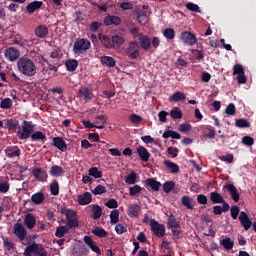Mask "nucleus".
Returning <instances> with one entry per match:
<instances>
[{"instance_id":"nucleus-1","label":"nucleus","mask_w":256,"mask_h":256,"mask_svg":"<svg viewBox=\"0 0 256 256\" xmlns=\"http://www.w3.org/2000/svg\"><path fill=\"white\" fill-rule=\"evenodd\" d=\"M18 71L25 77L37 75V65L31 58L21 57L17 62Z\"/></svg>"},{"instance_id":"nucleus-2","label":"nucleus","mask_w":256,"mask_h":256,"mask_svg":"<svg viewBox=\"0 0 256 256\" xmlns=\"http://www.w3.org/2000/svg\"><path fill=\"white\" fill-rule=\"evenodd\" d=\"M60 213L65 215L70 227H79V218L77 217V212H75V210L62 207Z\"/></svg>"},{"instance_id":"nucleus-3","label":"nucleus","mask_w":256,"mask_h":256,"mask_svg":"<svg viewBox=\"0 0 256 256\" xmlns=\"http://www.w3.org/2000/svg\"><path fill=\"white\" fill-rule=\"evenodd\" d=\"M25 256H47V250L43 248V245L37 244V243H32L29 246L25 248L24 251Z\"/></svg>"},{"instance_id":"nucleus-4","label":"nucleus","mask_w":256,"mask_h":256,"mask_svg":"<svg viewBox=\"0 0 256 256\" xmlns=\"http://www.w3.org/2000/svg\"><path fill=\"white\" fill-rule=\"evenodd\" d=\"M31 133H33V124H31V122L28 121H23L22 129H19L17 131V137L18 139L23 141L25 139H29V137H31Z\"/></svg>"},{"instance_id":"nucleus-5","label":"nucleus","mask_w":256,"mask_h":256,"mask_svg":"<svg viewBox=\"0 0 256 256\" xmlns=\"http://www.w3.org/2000/svg\"><path fill=\"white\" fill-rule=\"evenodd\" d=\"M139 49H141L139 42H137L135 40L130 41L126 48L127 57H129V59H137L139 57V55H141V53L139 52Z\"/></svg>"},{"instance_id":"nucleus-6","label":"nucleus","mask_w":256,"mask_h":256,"mask_svg":"<svg viewBox=\"0 0 256 256\" xmlns=\"http://www.w3.org/2000/svg\"><path fill=\"white\" fill-rule=\"evenodd\" d=\"M91 49V42L85 38H78L74 43V53H85Z\"/></svg>"},{"instance_id":"nucleus-7","label":"nucleus","mask_w":256,"mask_h":256,"mask_svg":"<svg viewBox=\"0 0 256 256\" xmlns=\"http://www.w3.org/2000/svg\"><path fill=\"white\" fill-rule=\"evenodd\" d=\"M233 75H237L236 80L239 85H245V83H247V76H245V69L243 68V65H234Z\"/></svg>"},{"instance_id":"nucleus-8","label":"nucleus","mask_w":256,"mask_h":256,"mask_svg":"<svg viewBox=\"0 0 256 256\" xmlns=\"http://www.w3.org/2000/svg\"><path fill=\"white\" fill-rule=\"evenodd\" d=\"M180 40L185 45H188L189 47H193V45L197 43V36H195V34L189 31H184V32H181L180 34Z\"/></svg>"},{"instance_id":"nucleus-9","label":"nucleus","mask_w":256,"mask_h":256,"mask_svg":"<svg viewBox=\"0 0 256 256\" xmlns=\"http://www.w3.org/2000/svg\"><path fill=\"white\" fill-rule=\"evenodd\" d=\"M151 231L154 233L156 237H164L165 236V225L160 224L155 219L150 220Z\"/></svg>"},{"instance_id":"nucleus-10","label":"nucleus","mask_w":256,"mask_h":256,"mask_svg":"<svg viewBox=\"0 0 256 256\" xmlns=\"http://www.w3.org/2000/svg\"><path fill=\"white\" fill-rule=\"evenodd\" d=\"M14 235L20 239V241H25V237H27V230L25 229V226L21 223L14 224Z\"/></svg>"},{"instance_id":"nucleus-11","label":"nucleus","mask_w":256,"mask_h":256,"mask_svg":"<svg viewBox=\"0 0 256 256\" xmlns=\"http://www.w3.org/2000/svg\"><path fill=\"white\" fill-rule=\"evenodd\" d=\"M238 219L242 227L245 229V231H249V229H251V225L253 223L251 222V219H249V215H247V212H240Z\"/></svg>"},{"instance_id":"nucleus-12","label":"nucleus","mask_w":256,"mask_h":256,"mask_svg":"<svg viewBox=\"0 0 256 256\" xmlns=\"http://www.w3.org/2000/svg\"><path fill=\"white\" fill-rule=\"evenodd\" d=\"M167 225H168V228L169 229H172V233L173 235H179V227H180V224L179 222L177 221V218H175L174 215H170L167 219Z\"/></svg>"},{"instance_id":"nucleus-13","label":"nucleus","mask_w":256,"mask_h":256,"mask_svg":"<svg viewBox=\"0 0 256 256\" xmlns=\"http://www.w3.org/2000/svg\"><path fill=\"white\" fill-rule=\"evenodd\" d=\"M4 55L8 61H17L19 56L21 55L20 52L15 47L7 48L4 52Z\"/></svg>"},{"instance_id":"nucleus-14","label":"nucleus","mask_w":256,"mask_h":256,"mask_svg":"<svg viewBox=\"0 0 256 256\" xmlns=\"http://www.w3.org/2000/svg\"><path fill=\"white\" fill-rule=\"evenodd\" d=\"M32 175L37 179V181H41L42 183H45L47 181V172L43 171L41 168H35L32 170Z\"/></svg>"},{"instance_id":"nucleus-15","label":"nucleus","mask_w":256,"mask_h":256,"mask_svg":"<svg viewBox=\"0 0 256 256\" xmlns=\"http://www.w3.org/2000/svg\"><path fill=\"white\" fill-rule=\"evenodd\" d=\"M34 34L39 38V39H45L47 35H49V28L45 25H38L35 30Z\"/></svg>"},{"instance_id":"nucleus-16","label":"nucleus","mask_w":256,"mask_h":256,"mask_svg":"<svg viewBox=\"0 0 256 256\" xmlns=\"http://www.w3.org/2000/svg\"><path fill=\"white\" fill-rule=\"evenodd\" d=\"M136 153H138V156L140 157L141 161H144V163H147L149 161L151 154L147 150V148L143 146H138L136 149Z\"/></svg>"},{"instance_id":"nucleus-17","label":"nucleus","mask_w":256,"mask_h":256,"mask_svg":"<svg viewBox=\"0 0 256 256\" xmlns=\"http://www.w3.org/2000/svg\"><path fill=\"white\" fill-rule=\"evenodd\" d=\"M84 242L86 243V245L89 246L91 251H93L94 253H97V255H101V248H99V246L95 244V241H93V238H91L90 236H85Z\"/></svg>"},{"instance_id":"nucleus-18","label":"nucleus","mask_w":256,"mask_h":256,"mask_svg":"<svg viewBox=\"0 0 256 256\" xmlns=\"http://www.w3.org/2000/svg\"><path fill=\"white\" fill-rule=\"evenodd\" d=\"M77 201L80 205H89L93 201V196L89 192H85L81 195H78Z\"/></svg>"},{"instance_id":"nucleus-19","label":"nucleus","mask_w":256,"mask_h":256,"mask_svg":"<svg viewBox=\"0 0 256 256\" xmlns=\"http://www.w3.org/2000/svg\"><path fill=\"white\" fill-rule=\"evenodd\" d=\"M138 41L144 51L151 49V38L145 35H140Z\"/></svg>"},{"instance_id":"nucleus-20","label":"nucleus","mask_w":256,"mask_h":256,"mask_svg":"<svg viewBox=\"0 0 256 256\" xmlns=\"http://www.w3.org/2000/svg\"><path fill=\"white\" fill-rule=\"evenodd\" d=\"M24 225L27 229H33L37 225V219L33 214H26L24 218Z\"/></svg>"},{"instance_id":"nucleus-21","label":"nucleus","mask_w":256,"mask_h":256,"mask_svg":"<svg viewBox=\"0 0 256 256\" xmlns=\"http://www.w3.org/2000/svg\"><path fill=\"white\" fill-rule=\"evenodd\" d=\"M72 228L73 227L70 226L69 224L59 226L58 228H56L55 236L59 238L65 237V235H67V233H69V231H71Z\"/></svg>"},{"instance_id":"nucleus-22","label":"nucleus","mask_w":256,"mask_h":256,"mask_svg":"<svg viewBox=\"0 0 256 256\" xmlns=\"http://www.w3.org/2000/svg\"><path fill=\"white\" fill-rule=\"evenodd\" d=\"M49 173L52 177H63L65 175V169L61 166L53 165Z\"/></svg>"},{"instance_id":"nucleus-23","label":"nucleus","mask_w":256,"mask_h":256,"mask_svg":"<svg viewBox=\"0 0 256 256\" xmlns=\"http://www.w3.org/2000/svg\"><path fill=\"white\" fill-rule=\"evenodd\" d=\"M53 145H54V147H56L60 151H66L67 150V143L61 137L53 138Z\"/></svg>"},{"instance_id":"nucleus-24","label":"nucleus","mask_w":256,"mask_h":256,"mask_svg":"<svg viewBox=\"0 0 256 256\" xmlns=\"http://www.w3.org/2000/svg\"><path fill=\"white\" fill-rule=\"evenodd\" d=\"M43 6V2L41 1H34L29 3L26 6V11L31 14V13H35V11H38V9H41V7Z\"/></svg>"},{"instance_id":"nucleus-25","label":"nucleus","mask_w":256,"mask_h":256,"mask_svg":"<svg viewBox=\"0 0 256 256\" xmlns=\"http://www.w3.org/2000/svg\"><path fill=\"white\" fill-rule=\"evenodd\" d=\"M98 38L101 41L102 45H104V47H106V49H113V40H111V38H109V36L99 34Z\"/></svg>"},{"instance_id":"nucleus-26","label":"nucleus","mask_w":256,"mask_h":256,"mask_svg":"<svg viewBox=\"0 0 256 256\" xmlns=\"http://www.w3.org/2000/svg\"><path fill=\"white\" fill-rule=\"evenodd\" d=\"M225 188L227 189V191H229L233 201L237 203L240 199L239 193H237V188H235L233 184H228L225 186Z\"/></svg>"},{"instance_id":"nucleus-27","label":"nucleus","mask_w":256,"mask_h":256,"mask_svg":"<svg viewBox=\"0 0 256 256\" xmlns=\"http://www.w3.org/2000/svg\"><path fill=\"white\" fill-rule=\"evenodd\" d=\"M100 62L102 63V65H105L106 67H115V65H117V62L111 56H102L100 58Z\"/></svg>"},{"instance_id":"nucleus-28","label":"nucleus","mask_w":256,"mask_h":256,"mask_svg":"<svg viewBox=\"0 0 256 256\" xmlns=\"http://www.w3.org/2000/svg\"><path fill=\"white\" fill-rule=\"evenodd\" d=\"M5 125L9 131H15V130L19 129V120L8 119L5 121Z\"/></svg>"},{"instance_id":"nucleus-29","label":"nucleus","mask_w":256,"mask_h":256,"mask_svg":"<svg viewBox=\"0 0 256 256\" xmlns=\"http://www.w3.org/2000/svg\"><path fill=\"white\" fill-rule=\"evenodd\" d=\"M164 165L168 169V171H170V173H179V165H177L175 162L165 160Z\"/></svg>"},{"instance_id":"nucleus-30","label":"nucleus","mask_w":256,"mask_h":256,"mask_svg":"<svg viewBox=\"0 0 256 256\" xmlns=\"http://www.w3.org/2000/svg\"><path fill=\"white\" fill-rule=\"evenodd\" d=\"M21 155V150L17 147H10L6 150V157L13 159V157H19Z\"/></svg>"},{"instance_id":"nucleus-31","label":"nucleus","mask_w":256,"mask_h":256,"mask_svg":"<svg viewBox=\"0 0 256 256\" xmlns=\"http://www.w3.org/2000/svg\"><path fill=\"white\" fill-rule=\"evenodd\" d=\"M78 93L85 99V101H91L93 99V92H91L88 88H80Z\"/></svg>"},{"instance_id":"nucleus-32","label":"nucleus","mask_w":256,"mask_h":256,"mask_svg":"<svg viewBox=\"0 0 256 256\" xmlns=\"http://www.w3.org/2000/svg\"><path fill=\"white\" fill-rule=\"evenodd\" d=\"M186 99V96H185V93L183 92H175L174 94H172L170 97H169V101L170 103L171 102H179V101H185Z\"/></svg>"},{"instance_id":"nucleus-33","label":"nucleus","mask_w":256,"mask_h":256,"mask_svg":"<svg viewBox=\"0 0 256 256\" xmlns=\"http://www.w3.org/2000/svg\"><path fill=\"white\" fill-rule=\"evenodd\" d=\"M220 245H222L224 249H226V251H231V249H233V246L235 245V242H233L231 238L226 237L220 241Z\"/></svg>"},{"instance_id":"nucleus-34","label":"nucleus","mask_w":256,"mask_h":256,"mask_svg":"<svg viewBox=\"0 0 256 256\" xmlns=\"http://www.w3.org/2000/svg\"><path fill=\"white\" fill-rule=\"evenodd\" d=\"M139 211H141V207L137 204H132L128 208V215L129 217H138Z\"/></svg>"},{"instance_id":"nucleus-35","label":"nucleus","mask_w":256,"mask_h":256,"mask_svg":"<svg viewBox=\"0 0 256 256\" xmlns=\"http://www.w3.org/2000/svg\"><path fill=\"white\" fill-rule=\"evenodd\" d=\"M210 201H212V203H225V198H223L219 192L214 191L210 193Z\"/></svg>"},{"instance_id":"nucleus-36","label":"nucleus","mask_w":256,"mask_h":256,"mask_svg":"<svg viewBox=\"0 0 256 256\" xmlns=\"http://www.w3.org/2000/svg\"><path fill=\"white\" fill-rule=\"evenodd\" d=\"M146 185L153 191H159V189H161V183L153 178L146 180Z\"/></svg>"},{"instance_id":"nucleus-37","label":"nucleus","mask_w":256,"mask_h":256,"mask_svg":"<svg viewBox=\"0 0 256 256\" xmlns=\"http://www.w3.org/2000/svg\"><path fill=\"white\" fill-rule=\"evenodd\" d=\"M31 201L35 203V205H41L43 201H45V194L43 192H38L32 195Z\"/></svg>"},{"instance_id":"nucleus-38","label":"nucleus","mask_w":256,"mask_h":256,"mask_svg":"<svg viewBox=\"0 0 256 256\" xmlns=\"http://www.w3.org/2000/svg\"><path fill=\"white\" fill-rule=\"evenodd\" d=\"M182 205L186 207L187 209L193 210L195 209V205L193 204V198L189 196H183L182 197Z\"/></svg>"},{"instance_id":"nucleus-39","label":"nucleus","mask_w":256,"mask_h":256,"mask_svg":"<svg viewBox=\"0 0 256 256\" xmlns=\"http://www.w3.org/2000/svg\"><path fill=\"white\" fill-rule=\"evenodd\" d=\"M137 21L140 23V25H146V23H149V17L145 12L140 11L138 12Z\"/></svg>"},{"instance_id":"nucleus-40","label":"nucleus","mask_w":256,"mask_h":256,"mask_svg":"<svg viewBox=\"0 0 256 256\" xmlns=\"http://www.w3.org/2000/svg\"><path fill=\"white\" fill-rule=\"evenodd\" d=\"M125 183H127V185H135V183H137V173L132 172L126 176Z\"/></svg>"},{"instance_id":"nucleus-41","label":"nucleus","mask_w":256,"mask_h":256,"mask_svg":"<svg viewBox=\"0 0 256 256\" xmlns=\"http://www.w3.org/2000/svg\"><path fill=\"white\" fill-rule=\"evenodd\" d=\"M123 43H125V38L116 35L112 37V45L113 47H121V45H123Z\"/></svg>"},{"instance_id":"nucleus-42","label":"nucleus","mask_w":256,"mask_h":256,"mask_svg":"<svg viewBox=\"0 0 256 256\" xmlns=\"http://www.w3.org/2000/svg\"><path fill=\"white\" fill-rule=\"evenodd\" d=\"M32 141H45L47 136L43 134L41 131H36L31 135Z\"/></svg>"},{"instance_id":"nucleus-43","label":"nucleus","mask_w":256,"mask_h":256,"mask_svg":"<svg viewBox=\"0 0 256 256\" xmlns=\"http://www.w3.org/2000/svg\"><path fill=\"white\" fill-rule=\"evenodd\" d=\"M92 212L94 219H100L101 215H103V210L99 205H92Z\"/></svg>"},{"instance_id":"nucleus-44","label":"nucleus","mask_w":256,"mask_h":256,"mask_svg":"<svg viewBox=\"0 0 256 256\" xmlns=\"http://www.w3.org/2000/svg\"><path fill=\"white\" fill-rule=\"evenodd\" d=\"M50 193L51 195H54V196L59 195V182L57 180H54L50 184Z\"/></svg>"},{"instance_id":"nucleus-45","label":"nucleus","mask_w":256,"mask_h":256,"mask_svg":"<svg viewBox=\"0 0 256 256\" xmlns=\"http://www.w3.org/2000/svg\"><path fill=\"white\" fill-rule=\"evenodd\" d=\"M65 65L69 71H75L79 67V62L77 60H68Z\"/></svg>"},{"instance_id":"nucleus-46","label":"nucleus","mask_w":256,"mask_h":256,"mask_svg":"<svg viewBox=\"0 0 256 256\" xmlns=\"http://www.w3.org/2000/svg\"><path fill=\"white\" fill-rule=\"evenodd\" d=\"M170 116L172 119H181L183 117V112H181V109L175 107L170 111Z\"/></svg>"},{"instance_id":"nucleus-47","label":"nucleus","mask_w":256,"mask_h":256,"mask_svg":"<svg viewBox=\"0 0 256 256\" xmlns=\"http://www.w3.org/2000/svg\"><path fill=\"white\" fill-rule=\"evenodd\" d=\"M175 189V182L174 181H168L163 184V191L164 193H171Z\"/></svg>"},{"instance_id":"nucleus-48","label":"nucleus","mask_w":256,"mask_h":256,"mask_svg":"<svg viewBox=\"0 0 256 256\" xmlns=\"http://www.w3.org/2000/svg\"><path fill=\"white\" fill-rule=\"evenodd\" d=\"M93 235H96V237H107V231L103 228L96 227L92 230Z\"/></svg>"},{"instance_id":"nucleus-49","label":"nucleus","mask_w":256,"mask_h":256,"mask_svg":"<svg viewBox=\"0 0 256 256\" xmlns=\"http://www.w3.org/2000/svg\"><path fill=\"white\" fill-rule=\"evenodd\" d=\"M236 127H239L240 129L251 127V124L247 119H238L235 122Z\"/></svg>"},{"instance_id":"nucleus-50","label":"nucleus","mask_w":256,"mask_h":256,"mask_svg":"<svg viewBox=\"0 0 256 256\" xmlns=\"http://www.w3.org/2000/svg\"><path fill=\"white\" fill-rule=\"evenodd\" d=\"M110 219L111 223L115 225L116 223H119V210L114 209L110 213Z\"/></svg>"},{"instance_id":"nucleus-51","label":"nucleus","mask_w":256,"mask_h":256,"mask_svg":"<svg viewBox=\"0 0 256 256\" xmlns=\"http://www.w3.org/2000/svg\"><path fill=\"white\" fill-rule=\"evenodd\" d=\"M1 109H11L13 107V101L10 98H5L0 103Z\"/></svg>"},{"instance_id":"nucleus-52","label":"nucleus","mask_w":256,"mask_h":256,"mask_svg":"<svg viewBox=\"0 0 256 256\" xmlns=\"http://www.w3.org/2000/svg\"><path fill=\"white\" fill-rule=\"evenodd\" d=\"M141 191H142V188L139 185H135L129 188V194L131 197H135L136 195H139Z\"/></svg>"},{"instance_id":"nucleus-53","label":"nucleus","mask_w":256,"mask_h":256,"mask_svg":"<svg viewBox=\"0 0 256 256\" xmlns=\"http://www.w3.org/2000/svg\"><path fill=\"white\" fill-rule=\"evenodd\" d=\"M89 175H91V177H94L95 179H101L102 177L101 171H99L97 167L90 168Z\"/></svg>"},{"instance_id":"nucleus-54","label":"nucleus","mask_w":256,"mask_h":256,"mask_svg":"<svg viewBox=\"0 0 256 256\" xmlns=\"http://www.w3.org/2000/svg\"><path fill=\"white\" fill-rule=\"evenodd\" d=\"M242 143L248 147H252V145H255V139L251 136H244L242 138Z\"/></svg>"},{"instance_id":"nucleus-55","label":"nucleus","mask_w":256,"mask_h":256,"mask_svg":"<svg viewBox=\"0 0 256 256\" xmlns=\"http://www.w3.org/2000/svg\"><path fill=\"white\" fill-rule=\"evenodd\" d=\"M92 193L93 195H103V193H107V188H105V186L98 185L95 187Z\"/></svg>"},{"instance_id":"nucleus-56","label":"nucleus","mask_w":256,"mask_h":256,"mask_svg":"<svg viewBox=\"0 0 256 256\" xmlns=\"http://www.w3.org/2000/svg\"><path fill=\"white\" fill-rule=\"evenodd\" d=\"M164 37H166V39H170L173 40L175 39V30L171 29V28H167L164 32H163Z\"/></svg>"},{"instance_id":"nucleus-57","label":"nucleus","mask_w":256,"mask_h":256,"mask_svg":"<svg viewBox=\"0 0 256 256\" xmlns=\"http://www.w3.org/2000/svg\"><path fill=\"white\" fill-rule=\"evenodd\" d=\"M230 213H231L232 219H237L239 217V213H240L239 206H237V205L232 206L230 208Z\"/></svg>"},{"instance_id":"nucleus-58","label":"nucleus","mask_w":256,"mask_h":256,"mask_svg":"<svg viewBox=\"0 0 256 256\" xmlns=\"http://www.w3.org/2000/svg\"><path fill=\"white\" fill-rule=\"evenodd\" d=\"M186 9H188V11H194L195 13H201V8H199V5L194 3H188L186 5Z\"/></svg>"},{"instance_id":"nucleus-59","label":"nucleus","mask_w":256,"mask_h":256,"mask_svg":"<svg viewBox=\"0 0 256 256\" xmlns=\"http://www.w3.org/2000/svg\"><path fill=\"white\" fill-rule=\"evenodd\" d=\"M105 206L109 209H117V207H119V203L117 202V200L112 198L105 203Z\"/></svg>"},{"instance_id":"nucleus-60","label":"nucleus","mask_w":256,"mask_h":256,"mask_svg":"<svg viewBox=\"0 0 256 256\" xmlns=\"http://www.w3.org/2000/svg\"><path fill=\"white\" fill-rule=\"evenodd\" d=\"M180 133H189L191 131V124L183 123L179 126Z\"/></svg>"},{"instance_id":"nucleus-61","label":"nucleus","mask_w":256,"mask_h":256,"mask_svg":"<svg viewBox=\"0 0 256 256\" xmlns=\"http://www.w3.org/2000/svg\"><path fill=\"white\" fill-rule=\"evenodd\" d=\"M115 231L116 233H118V235H123V233L127 232V227L123 224H117L115 227Z\"/></svg>"},{"instance_id":"nucleus-62","label":"nucleus","mask_w":256,"mask_h":256,"mask_svg":"<svg viewBox=\"0 0 256 256\" xmlns=\"http://www.w3.org/2000/svg\"><path fill=\"white\" fill-rule=\"evenodd\" d=\"M226 114L227 115H235V104L230 103L227 107H226Z\"/></svg>"},{"instance_id":"nucleus-63","label":"nucleus","mask_w":256,"mask_h":256,"mask_svg":"<svg viewBox=\"0 0 256 256\" xmlns=\"http://www.w3.org/2000/svg\"><path fill=\"white\" fill-rule=\"evenodd\" d=\"M130 121L132 123H141V121H143V117H141L137 114H132V115H130Z\"/></svg>"},{"instance_id":"nucleus-64","label":"nucleus","mask_w":256,"mask_h":256,"mask_svg":"<svg viewBox=\"0 0 256 256\" xmlns=\"http://www.w3.org/2000/svg\"><path fill=\"white\" fill-rule=\"evenodd\" d=\"M197 201L200 205H207V197L203 194L197 196Z\"/></svg>"}]
</instances>
